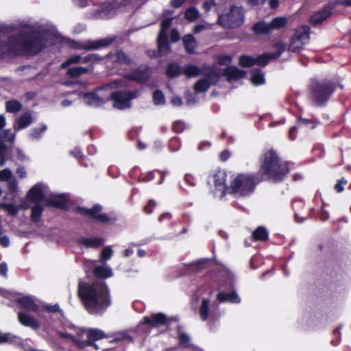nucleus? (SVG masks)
<instances>
[{"label":"nucleus","mask_w":351,"mask_h":351,"mask_svg":"<svg viewBox=\"0 0 351 351\" xmlns=\"http://www.w3.org/2000/svg\"><path fill=\"white\" fill-rule=\"evenodd\" d=\"M47 29H32L10 35L7 41L0 39V59L10 54L37 56L47 47Z\"/></svg>","instance_id":"nucleus-1"},{"label":"nucleus","mask_w":351,"mask_h":351,"mask_svg":"<svg viewBox=\"0 0 351 351\" xmlns=\"http://www.w3.org/2000/svg\"><path fill=\"white\" fill-rule=\"evenodd\" d=\"M77 295L90 314H101L111 304L109 289L102 280H97L93 283L79 282Z\"/></svg>","instance_id":"nucleus-2"},{"label":"nucleus","mask_w":351,"mask_h":351,"mask_svg":"<svg viewBox=\"0 0 351 351\" xmlns=\"http://www.w3.org/2000/svg\"><path fill=\"white\" fill-rule=\"evenodd\" d=\"M290 172L289 162L281 158L277 152L271 148L259 158L258 176L263 180L274 183L282 182Z\"/></svg>","instance_id":"nucleus-3"},{"label":"nucleus","mask_w":351,"mask_h":351,"mask_svg":"<svg viewBox=\"0 0 351 351\" xmlns=\"http://www.w3.org/2000/svg\"><path fill=\"white\" fill-rule=\"evenodd\" d=\"M337 88L336 84L332 80L312 79L308 87L311 100L317 106H323L328 101Z\"/></svg>","instance_id":"nucleus-4"},{"label":"nucleus","mask_w":351,"mask_h":351,"mask_svg":"<svg viewBox=\"0 0 351 351\" xmlns=\"http://www.w3.org/2000/svg\"><path fill=\"white\" fill-rule=\"evenodd\" d=\"M262 181L258 173H239L230 182L229 194L247 197L254 193Z\"/></svg>","instance_id":"nucleus-5"},{"label":"nucleus","mask_w":351,"mask_h":351,"mask_svg":"<svg viewBox=\"0 0 351 351\" xmlns=\"http://www.w3.org/2000/svg\"><path fill=\"white\" fill-rule=\"evenodd\" d=\"M245 21V10L243 6L232 5L226 14L218 16L217 23L224 28L235 29L241 26Z\"/></svg>","instance_id":"nucleus-6"},{"label":"nucleus","mask_w":351,"mask_h":351,"mask_svg":"<svg viewBox=\"0 0 351 351\" xmlns=\"http://www.w3.org/2000/svg\"><path fill=\"white\" fill-rule=\"evenodd\" d=\"M76 212L82 215L87 216L93 221L103 224H113L117 221V217L112 213H102L103 206L95 204L90 208L77 206Z\"/></svg>","instance_id":"nucleus-7"},{"label":"nucleus","mask_w":351,"mask_h":351,"mask_svg":"<svg viewBox=\"0 0 351 351\" xmlns=\"http://www.w3.org/2000/svg\"><path fill=\"white\" fill-rule=\"evenodd\" d=\"M110 88L108 86H104L97 88L95 91L84 93L83 99L88 106L99 107L108 101V92Z\"/></svg>","instance_id":"nucleus-8"},{"label":"nucleus","mask_w":351,"mask_h":351,"mask_svg":"<svg viewBox=\"0 0 351 351\" xmlns=\"http://www.w3.org/2000/svg\"><path fill=\"white\" fill-rule=\"evenodd\" d=\"M108 101L112 100L114 101V108L119 110H124L130 107L131 100L136 97V93L131 90L108 92Z\"/></svg>","instance_id":"nucleus-9"},{"label":"nucleus","mask_w":351,"mask_h":351,"mask_svg":"<svg viewBox=\"0 0 351 351\" xmlns=\"http://www.w3.org/2000/svg\"><path fill=\"white\" fill-rule=\"evenodd\" d=\"M85 333H86L87 340L80 339V342H78L80 344V349H84L88 346H92L97 350V346L95 342L102 339L106 337L102 330L96 328H90L87 331L84 329H80L77 335L82 338Z\"/></svg>","instance_id":"nucleus-10"},{"label":"nucleus","mask_w":351,"mask_h":351,"mask_svg":"<svg viewBox=\"0 0 351 351\" xmlns=\"http://www.w3.org/2000/svg\"><path fill=\"white\" fill-rule=\"evenodd\" d=\"M129 0H112L111 2H105L100 6L99 9L96 10L101 18L109 19L114 16L117 9L122 6L127 5Z\"/></svg>","instance_id":"nucleus-11"},{"label":"nucleus","mask_w":351,"mask_h":351,"mask_svg":"<svg viewBox=\"0 0 351 351\" xmlns=\"http://www.w3.org/2000/svg\"><path fill=\"white\" fill-rule=\"evenodd\" d=\"M177 322L176 317H167L162 313L152 314L150 316H145L141 321V324L149 325L152 328H158L162 326H169L171 322Z\"/></svg>","instance_id":"nucleus-12"},{"label":"nucleus","mask_w":351,"mask_h":351,"mask_svg":"<svg viewBox=\"0 0 351 351\" xmlns=\"http://www.w3.org/2000/svg\"><path fill=\"white\" fill-rule=\"evenodd\" d=\"M152 75V69L148 65H140L126 74L125 79L134 81L141 84H146Z\"/></svg>","instance_id":"nucleus-13"},{"label":"nucleus","mask_w":351,"mask_h":351,"mask_svg":"<svg viewBox=\"0 0 351 351\" xmlns=\"http://www.w3.org/2000/svg\"><path fill=\"white\" fill-rule=\"evenodd\" d=\"M226 173L223 170H218L213 176L214 193L220 199L223 198L227 193L229 194V189L226 184Z\"/></svg>","instance_id":"nucleus-14"},{"label":"nucleus","mask_w":351,"mask_h":351,"mask_svg":"<svg viewBox=\"0 0 351 351\" xmlns=\"http://www.w3.org/2000/svg\"><path fill=\"white\" fill-rule=\"evenodd\" d=\"M275 47L277 48L276 51L274 53H265L254 58L255 64L263 67L268 64L270 60L279 58L285 51V46L282 43H278L275 45Z\"/></svg>","instance_id":"nucleus-15"},{"label":"nucleus","mask_w":351,"mask_h":351,"mask_svg":"<svg viewBox=\"0 0 351 351\" xmlns=\"http://www.w3.org/2000/svg\"><path fill=\"white\" fill-rule=\"evenodd\" d=\"M335 2L328 3L324 8L315 12L310 18V23L313 25L321 24L324 21L327 19L331 14L332 10L335 8Z\"/></svg>","instance_id":"nucleus-16"},{"label":"nucleus","mask_w":351,"mask_h":351,"mask_svg":"<svg viewBox=\"0 0 351 351\" xmlns=\"http://www.w3.org/2000/svg\"><path fill=\"white\" fill-rule=\"evenodd\" d=\"M45 205L49 207H53L64 211H68L69 210L67 200L63 195H59L54 198L46 199Z\"/></svg>","instance_id":"nucleus-17"},{"label":"nucleus","mask_w":351,"mask_h":351,"mask_svg":"<svg viewBox=\"0 0 351 351\" xmlns=\"http://www.w3.org/2000/svg\"><path fill=\"white\" fill-rule=\"evenodd\" d=\"M246 72L243 70L239 69L234 66H230L226 68L223 73L221 74V76H226L228 81H236L241 78H243L245 76Z\"/></svg>","instance_id":"nucleus-18"},{"label":"nucleus","mask_w":351,"mask_h":351,"mask_svg":"<svg viewBox=\"0 0 351 351\" xmlns=\"http://www.w3.org/2000/svg\"><path fill=\"white\" fill-rule=\"evenodd\" d=\"M30 202L40 203L45 200V193L40 184L34 185L27 194Z\"/></svg>","instance_id":"nucleus-19"},{"label":"nucleus","mask_w":351,"mask_h":351,"mask_svg":"<svg viewBox=\"0 0 351 351\" xmlns=\"http://www.w3.org/2000/svg\"><path fill=\"white\" fill-rule=\"evenodd\" d=\"M113 42V39L106 38L98 40H87L83 44L82 49L90 51L95 50L110 45Z\"/></svg>","instance_id":"nucleus-20"},{"label":"nucleus","mask_w":351,"mask_h":351,"mask_svg":"<svg viewBox=\"0 0 351 351\" xmlns=\"http://www.w3.org/2000/svg\"><path fill=\"white\" fill-rule=\"evenodd\" d=\"M18 319L21 325L34 330L40 326V322L36 318L23 312L18 313Z\"/></svg>","instance_id":"nucleus-21"},{"label":"nucleus","mask_w":351,"mask_h":351,"mask_svg":"<svg viewBox=\"0 0 351 351\" xmlns=\"http://www.w3.org/2000/svg\"><path fill=\"white\" fill-rule=\"evenodd\" d=\"M16 302L20 305L21 308L33 313L38 311V306L34 300L29 296L25 295L16 300Z\"/></svg>","instance_id":"nucleus-22"},{"label":"nucleus","mask_w":351,"mask_h":351,"mask_svg":"<svg viewBox=\"0 0 351 351\" xmlns=\"http://www.w3.org/2000/svg\"><path fill=\"white\" fill-rule=\"evenodd\" d=\"M217 300L220 303L239 304L241 302V299L235 291H232L230 293L219 292L217 295Z\"/></svg>","instance_id":"nucleus-23"},{"label":"nucleus","mask_w":351,"mask_h":351,"mask_svg":"<svg viewBox=\"0 0 351 351\" xmlns=\"http://www.w3.org/2000/svg\"><path fill=\"white\" fill-rule=\"evenodd\" d=\"M104 242V239L101 237H81L80 238L77 243L79 245H82L86 247H92V248H99L101 245H103Z\"/></svg>","instance_id":"nucleus-24"},{"label":"nucleus","mask_w":351,"mask_h":351,"mask_svg":"<svg viewBox=\"0 0 351 351\" xmlns=\"http://www.w3.org/2000/svg\"><path fill=\"white\" fill-rule=\"evenodd\" d=\"M158 50L160 56L167 55L171 50V46L167 39V34L159 33L157 38Z\"/></svg>","instance_id":"nucleus-25"},{"label":"nucleus","mask_w":351,"mask_h":351,"mask_svg":"<svg viewBox=\"0 0 351 351\" xmlns=\"http://www.w3.org/2000/svg\"><path fill=\"white\" fill-rule=\"evenodd\" d=\"M206 78L204 80H208L211 84L215 85L221 78V74L216 72L212 67L206 66L201 69V73Z\"/></svg>","instance_id":"nucleus-26"},{"label":"nucleus","mask_w":351,"mask_h":351,"mask_svg":"<svg viewBox=\"0 0 351 351\" xmlns=\"http://www.w3.org/2000/svg\"><path fill=\"white\" fill-rule=\"evenodd\" d=\"M251 30L257 36L267 35L271 32L269 24L267 23L264 21H260L255 23L252 26Z\"/></svg>","instance_id":"nucleus-27"},{"label":"nucleus","mask_w":351,"mask_h":351,"mask_svg":"<svg viewBox=\"0 0 351 351\" xmlns=\"http://www.w3.org/2000/svg\"><path fill=\"white\" fill-rule=\"evenodd\" d=\"M32 120L33 118L29 112H24L18 118L14 125V128L16 130L26 128L32 123Z\"/></svg>","instance_id":"nucleus-28"},{"label":"nucleus","mask_w":351,"mask_h":351,"mask_svg":"<svg viewBox=\"0 0 351 351\" xmlns=\"http://www.w3.org/2000/svg\"><path fill=\"white\" fill-rule=\"evenodd\" d=\"M182 41L185 51L189 54H194L195 53V48L197 47V41L192 34L184 35L182 38Z\"/></svg>","instance_id":"nucleus-29"},{"label":"nucleus","mask_w":351,"mask_h":351,"mask_svg":"<svg viewBox=\"0 0 351 351\" xmlns=\"http://www.w3.org/2000/svg\"><path fill=\"white\" fill-rule=\"evenodd\" d=\"M269 239V232L264 226L257 227L252 234L253 241L265 242Z\"/></svg>","instance_id":"nucleus-30"},{"label":"nucleus","mask_w":351,"mask_h":351,"mask_svg":"<svg viewBox=\"0 0 351 351\" xmlns=\"http://www.w3.org/2000/svg\"><path fill=\"white\" fill-rule=\"evenodd\" d=\"M93 69V66H89L88 67L74 66L69 68L67 70L66 75H68L70 78H77L84 74L90 73Z\"/></svg>","instance_id":"nucleus-31"},{"label":"nucleus","mask_w":351,"mask_h":351,"mask_svg":"<svg viewBox=\"0 0 351 351\" xmlns=\"http://www.w3.org/2000/svg\"><path fill=\"white\" fill-rule=\"evenodd\" d=\"M311 29L308 25H303L300 29H297L292 36L298 41L306 44L309 40V35Z\"/></svg>","instance_id":"nucleus-32"},{"label":"nucleus","mask_w":351,"mask_h":351,"mask_svg":"<svg viewBox=\"0 0 351 351\" xmlns=\"http://www.w3.org/2000/svg\"><path fill=\"white\" fill-rule=\"evenodd\" d=\"M176 333L179 345L182 348H189L191 346L190 343L191 339L189 336L183 331L182 326H177Z\"/></svg>","instance_id":"nucleus-33"},{"label":"nucleus","mask_w":351,"mask_h":351,"mask_svg":"<svg viewBox=\"0 0 351 351\" xmlns=\"http://www.w3.org/2000/svg\"><path fill=\"white\" fill-rule=\"evenodd\" d=\"M93 275L97 278L106 279L112 276L111 269L107 266H95L93 271Z\"/></svg>","instance_id":"nucleus-34"},{"label":"nucleus","mask_w":351,"mask_h":351,"mask_svg":"<svg viewBox=\"0 0 351 351\" xmlns=\"http://www.w3.org/2000/svg\"><path fill=\"white\" fill-rule=\"evenodd\" d=\"M181 73H182V68H181L177 63H169L168 64L165 74L167 76L170 78H175L178 77Z\"/></svg>","instance_id":"nucleus-35"},{"label":"nucleus","mask_w":351,"mask_h":351,"mask_svg":"<svg viewBox=\"0 0 351 351\" xmlns=\"http://www.w3.org/2000/svg\"><path fill=\"white\" fill-rule=\"evenodd\" d=\"M252 82L256 86L262 85L265 83L264 73L260 69H253L250 71Z\"/></svg>","instance_id":"nucleus-36"},{"label":"nucleus","mask_w":351,"mask_h":351,"mask_svg":"<svg viewBox=\"0 0 351 351\" xmlns=\"http://www.w3.org/2000/svg\"><path fill=\"white\" fill-rule=\"evenodd\" d=\"M182 73L188 77H194L200 75L201 69L193 64H186L182 68Z\"/></svg>","instance_id":"nucleus-37"},{"label":"nucleus","mask_w":351,"mask_h":351,"mask_svg":"<svg viewBox=\"0 0 351 351\" xmlns=\"http://www.w3.org/2000/svg\"><path fill=\"white\" fill-rule=\"evenodd\" d=\"M210 85L208 80L200 79L195 82L193 89L195 93H205L209 89Z\"/></svg>","instance_id":"nucleus-38"},{"label":"nucleus","mask_w":351,"mask_h":351,"mask_svg":"<svg viewBox=\"0 0 351 351\" xmlns=\"http://www.w3.org/2000/svg\"><path fill=\"white\" fill-rule=\"evenodd\" d=\"M287 19L284 16H278L274 18L269 23L271 31L274 29H280L287 25Z\"/></svg>","instance_id":"nucleus-39"},{"label":"nucleus","mask_w":351,"mask_h":351,"mask_svg":"<svg viewBox=\"0 0 351 351\" xmlns=\"http://www.w3.org/2000/svg\"><path fill=\"white\" fill-rule=\"evenodd\" d=\"M22 104L17 100L10 99L5 102V109L8 112L15 113L22 109Z\"/></svg>","instance_id":"nucleus-40"},{"label":"nucleus","mask_w":351,"mask_h":351,"mask_svg":"<svg viewBox=\"0 0 351 351\" xmlns=\"http://www.w3.org/2000/svg\"><path fill=\"white\" fill-rule=\"evenodd\" d=\"M209 304L210 301L208 299L204 298L199 307V317L202 321L207 320L209 314Z\"/></svg>","instance_id":"nucleus-41"},{"label":"nucleus","mask_w":351,"mask_h":351,"mask_svg":"<svg viewBox=\"0 0 351 351\" xmlns=\"http://www.w3.org/2000/svg\"><path fill=\"white\" fill-rule=\"evenodd\" d=\"M43 207L40 204H36L32 208L31 220L34 223H38L40 221L41 215L43 212Z\"/></svg>","instance_id":"nucleus-42"},{"label":"nucleus","mask_w":351,"mask_h":351,"mask_svg":"<svg viewBox=\"0 0 351 351\" xmlns=\"http://www.w3.org/2000/svg\"><path fill=\"white\" fill-rule=\"evenodd\" d=\"M239 64L243 68H250L255 65L254 58L248 55H241L239 59Z\"/></svg>","instance_id":"nucleus-43"},{"label":"nucleus","mask_w":351,"mask_h":351,"mask_svg":"<svg viewBox=\"0 0 351 351\" xmlns=\"http://www.w3.org/2000/svg\"><path fill=\"white\" fill-rule=\"evenodd\" d=\"M47 127L43 124L39 128H34L29 132V138L32 139H38L41 137L43 134L47 130Z\"/></svg>","instance_id":"nucleus-44"},{"label":"nucleus","mask_w":351,"mask_h":351,"mask_svg":"<svg viewBox=\"0 0 351 351\" xmlns=\"http://www.w3.org/2000/svg\"><path fill=\"white\" fill-rule=\"evenodd\" d=\"M115 57H116V61L118 63L123 64H125L128 66L130 65L132 63V61H131L130 58H129V56L125 53H124L122 50L117 51L115 53Z\"/></svg>","instance_id":"nucleus-45"},{"label":"nucleus","mask_w":351,"mask_h":351,"mask_svg":"<svg viewBox=\"0 0 351 351\" xmlns=\"http://www.w3.org/2000/svg\"><path fill=\"white\" fill-rule=\"evenodd\" d=\"M184 17L189 21H195L199 17V12L194 7L189 8L185 11Z\"/></svg>","instance_id":"nucleus-46"},{"label":"nucleus","mask_w":351,"mask_h":351,"mask_svg":"<svg viewBox=\"0 0 351 351\" xmlns=\"http://www.w3.org/2000/svg\"><path fill=\"white\" fill-rule=\"evenodd\" d=\"M304 43L291 38V44L289 46V51L293 53H300L304 48Z\"/></svg>","instance_id":"nucleus-47"},{"label":"nucleus","mask_w":351,"mask_h":351,"mask_svg":"<svg viewBox=\"0 0 351 351\" xmlns=\"http://www.w3.org/2000/svg\"><path fill=\"white\" fill-rule=\"evenodd\" d=\"M153 102L155 105H163L165 104V99L164 94L160 90H155L153 92Z\"/></svg>","instance_id":"nucleus-48"},{"label":"nucleus","mask_w":351,"mask_h":351,"mask_svg":"<svg viewBox=\"0 0 351 351\" xmlns=\"http://www.w3.org/2000/svg\"><path fill=\"white\" fill-rule=\"evenodd\" d=\"M318 198H320L322 201V206H321V210L319 213V218L322 221H325L328 219L329 218V214L326 210H325V207L326 206V204L324 202L322 199L321 195H318V194H316L314 200L316 201L318 199Z\"/></svg>","instance_id":"nucleus-49"},{"label":"nucleus","mask_w":351,"mask_h":351,"mask_svg":"<svg viewBox=\"0 0 351 351\" xmlns=\"http://www.w3.org/2000/svg\"><path fill=\"white\" fill-rule=\"evenodd\" d=\"M186 128V124L183 121L177 120L173 122L171 125V130L177 134L182 133Z\"/></svg>","instance_id":"nucleus-50"},{"label":"nucleus","mask_w":351,"mask_h":351,"mask_svg":"<svg viewBox=\"0 0 351 351\" xmlns=\"http://www.w3.org/2000/svg\"><path fill=\"white\" fill-rule=\"evenodd\" d=\"M59 335L60 337L64 338V339H70L71 341H72V342L75 344V346L80 349V344L78 342H80V338L81 337H79V336L77 337H75L74 335H73L72 334H70V333H68V332H59Z\"/></svg>","instance_id":"nucleus-51"},{"label":"nucleus","mask_w":351,"mask_h":351,"mask_svg":"<svg viewBox=\"0 0 351 351\" xmlns=\"http://www.w3.org/2000/svg\"><path fill=\"white\" fill-rule=\"evenodd\" d=\"M82 56L80 55L72 56L62 63L61 68L64 69L73 64L81 62Z\"/></svg>","instance_id":"nucleus-52"},{"label":"nucleus","mask_w":351,"mask_h":351,"mask_svg":"<svg viewBox=\"0 0 351 351\" xmlns=\"http://www.w3.org/2000/svg\"><path fill=\"white\" fill-rule=\"evenodd\" d=\"M348 180L342 177L337 181V183L334 186V189L337 193H341L343 191L345 186L348 184Z\"/></svg>","instance_id":"nucleus-53"},{"label":"nucleus","mask_w":351,"mask_h":351,"mask_svg":"<svg viewBox=\"0 0 351 351\" xmlns=\"http://www.w3.org/2000/svg\"><path fill=\"white\" fill-rule=\"evenodd\" d=\"M71 155L78 159L79 162L83 165L82 161L85 159V156L83 155L80 148L75 147L73 150L71 151ZM84 166L87 167V164H84Z\"/></svg>","instance_id":"nucleus-54"},{"label":"nucleus","mask_w":351,"mask_h":351,"mask_svg":"<svg viewBox=\"0 0 351 351\" xmlns=\"http://www.w3.org/2000/svg\"><path fill=\"white\" fill-rule=\"evenodd\" d=\"M113 252L110 247H104L100 254V258L103 261L109 260L112 256Z\"/></svg>","instance_id":"nucleus-55"},{"label":"nucleus","mask_w":351,"mask_h":351,"mask_svg":"<svg viewBox=\"0 0 351 351\" xmlns=\"http://www.w3.org/2000/svg\"><path fill=\"white\" fill-rule=\"evenodd\" d=\"M172 18H167L162 21L159 33L167 34V30L170 27L172 23Z\"/></svg>","instance_id":"nucleus-56"},{"label":"nucleus","mask_w":351,"mask_h":351,"mask_svg":"<svg viewBox=\"0 0 351 351\" xmlns=\"http://www.w3.org/2000/svg\"><path fill=\"white\" fill-rule=\"evenodd\" d=\"M4 207L5 210L8 211V214L11 216H16L19 213V208L13 204H4Z\"/></svg>","instance_id":"nucleus-57"},{"label":"nucleus","mask_w":351,"mask_h":351,"mask_svg":"<svg viewBox=\"0 0 351 351\" xmlns=\"http://www.w3.org/2000/svg\"><path fill=\"white\" fill-rule=\"evenodd\" d=\"M156 173L160 176V180L158 181V184H161L163 182L165 179V174L160 171H154L149 172L147 176V180L150 181L154 178V173Z\"/></svg>","instance_id":"nucleus-58"},{"label":"nucleus","mask_w":351,"mask_h":351,"mask_svg":"<svg viewBox=\"0 0 351 351\" xmlns=\"http://www.w3.org/2000/svg\"><path fill=\"white\" fill-rule=\"evenodd\" d=\"M232 61V57L229 55H221L218 58L219 65H228Z\"/></svg>","instance_id":"nucleus-59"},{"label":"nucleus","mask_w":351,"mask_h":351,"mask_svg":"<svg viewBox=\"0 0 351 351\" xmlns=\"http://www.w3.org/2000/svg\"><path fill=\"white\" fill-rule=\"evenodd\" d=\"M44 308L49 313H60L61 315L63 314L62 311L60 308V306L58 304L54 305H46L44 306Z\"/></svg>","instance_id":"nucleus-60"},{"label":"nucleus","mask_w":351,"mask_h":351,"mask_svg":"<svg viewBox=\"0 0 351 351\" xmlns=\"http://www.w3.org/2000/svg\"><path fill=\"white\" fill-rule=\"evenodd\" d=\"M12 177V171L9 169H5L0 171V180H10Z\"/></svg>","instance_id":"nucleus-61"},{"label":"nucleus","mask_w":351,"mask_h":351,"mask_svg":"<svg viewBox=\"0 0 351 351\" xmlns=\"http://www.w3.org/2000/svg\"><path fill=\"white\" fill-rule=\"evenodd\" d=\"M16 337L12 336L10 333H5L0 335V343H5V342H12Z\"/></svg>","instance_id":"nucleus-62"},{"label":"nucleus","mask_w":351,"mask_h":351,"mask_svg":"<svg viewBox=\"0 0 351 351\" xmlns=\"http://www.w3.org/2000/svg\"><path fill=\"white\" fill-rule=\"evenodd\" d=\"M184 181L188 185L191 186H194L196 184L195 178L189 173H187L184 176Z\"/></svg>","instance_id":"nucleus-63"},{"label":"nucleus","mask_w":351,"mask_h":351,"mask_svg":"<svg viewBox=\"0 0 351 351\" xmlns=\"http://www.w3.org/2000/svg\"><path fill=\"white\" fill-rule=\"evenodd\" d=\"M156 203L154 200H149L147 204L143 208V210L147 214H151Z\"/></svg>","instance_id":"nucleus-64"}]
</instances>
